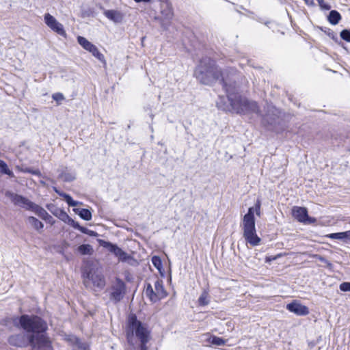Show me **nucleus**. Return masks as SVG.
<instances>
[{"label":"nucleus","mask_w":350,"mask_h":350,"mask_svg":"<svg viewBox=\"0 0 350 350\" xmlns=\"http://www.w3.org/2000/svg\"><path fill=\"white\" fill-rule=\"evenodd\" d=\"M236 75L222 83L226 96H219L216 102L219 109L224 111L234 112L238 114L256 113L260 114V109L256 101L250 100L238 93Z\"/></svg>","instance_id":"nucleus-1"},{"label":"nucleus","mask_w":350,"mask_h":350,"mask_svg":"<svg viewBox=\"0 0 350 350\" xmlns=\"http://www.w3.org/2000/svg\"><path fill=\"white\" fill-rule=\"evenodd\" d=\"M237 75L235 69L227 68L221 70L213 59L210 57H202L194 70V76L200 83L206 85H212L219 81L221 83Z\"/></svg>","instance_id":"nucleus-2"},{"label":"nucleus","mask_w":350,"mask_h":350,"mask_svg":"<svg viewBox=\"0 0 350 350\" xmlns=\"http://www.w3.org/2000/svg\"><path fill=\"white\" fill-rule=\"evenodd\" d=\"M134 337L140 342L139 350H148L147 343L151 338L150 331L148 325L137 319L135 314L129 315L126 327L127 342L132 345Z\"/></svg>","instance_id":"nucleus-3"},{"label":"nucleus","mask_w":350,"mask_h":350,"mask_svg":"<svg viewBox=\"0 0 350 350\" xmlns=\"http://www.w3.org/2000/svg\"><path fill=\"white\" fill-rule=\"evenodd\" d=\"M14 324L15 326L25 330L27 334L43 336L49 342V347L53 348L51 342L46 334L48 329L47 323L41 317L33 314H22L14 319Z\"/></svg>","instance_id":"nucleus-4"},{"label":"nucleus","mask_w":350,"mask_h":350,"mask_svg":"<svg viewBox=\"0 0 350 350\" xmlns=\"http://www.w3.org/2000/svg\"><path fill=\"white\" fill-rule=\"evenodd\" d=\"M261 201L257 199L254 206L250 207L247 213L243 218V236L246 242L252 246L259 245L261 239L258 236L256 230L255 217L260 215Z\"/></svg>","instance_id":"nucleus-5"},{"label":"nucleus","mask_w":350,"mask_h":350,"mask_svg":"<svg viewBox=\"0 0 350 350\" xmlns=\"http://www.w3.org/2000/svg\"><path fill=\"white\" fill-rule=\"evenodd\" d=\"M8 343L16 347H27L30 346L33 350H53L43 336L18 333L10 335L8 338Z\"/></svg>","instance_id":"nucleus-6"},{"label":"nucleus","mask_w":350,"mask_h":350,"mask_svg":"<svg viewBox=\"0 0 350 350\" xmlns=\"http://www.w3.org/2000/svg\"><path fill=\"white\" fill-rule=\"evenodd\" d=\"M83 277L86 287L91 284L98 289H103L105 286V279L103 274L94 268H88L83 271Z\"/></svg>","instance_id":"nucleus-7"},{"label":"nucleus","mask_w":350,"mask_h":350,"mask_svg":"<svg viewBox=\"0 0 350 350\" xmlns=\"http://www.w3.org/2000/svg\"><path fill=\"white\" fill-rule=\"evenodd\" d=\"M126 292L125 282L122 279L116 278L115 282L111 286L109 299L115 304L118 303L123 299Z\"/></svg>","instance_id":"nucleus-8"},{"label":"nucleus","mask_w":350,"mask_h":350,"mask_svg":"<svg viewBox=\"0 0 350 350\" xmlns=\"http://www.w3.org/2000/svg\"><path fill=\"white\" fill-rule=\"evenodd\" d=\"M5 196L10 198L14 206L25 211H31L35 204L34 202L27 198L12 191H7Z\"/></svg>","instance_id":"nucleus-9"},{"label":"nucleus","mask_w":350,"mask_h":350,"mask_svg":"<svg viewBox=\"0 0 350 350\" xmlns=\"http://www.w3.org/2000/svg\"><path fill=\"white\" fill-rule=\"evenodd\" d=\"M292 215L299 222L303 224H314L317 219L308 215V209L306 207L293 206L292 208Z\"/></svg>","instance_id":"nucleus-10"},{"label":"nucleus","mask_w":350,"mask_h":350,"mask_svg":"<svg viewBox=\"0 0 350 350\" xmlns=\"http://www.w3.org/2000/svg\"><path fill=\"white\" fill-rule=\"evenodd\" d=\"M44 20L46 25L54 32L58 35L66 38L67 34L62 23L49 13H46L44 16Z\"/></svg>","instance_id":"nucleus-11"},{"label":"nucleus","mask_w":350,"mask_h":350,"mask_svg":"<svg viewBox=\"0 0 350 350\" xmlns=\"http://www.w3.org/2000/svg\"><path fill=\"white\" fill-rule=\"evenodd\" d=\"M48 210L59 219L65 224L72 227L75 221L72 219L63 209L56 206L53 204H49L46 205Z\"/></svg>","instance_id":"nucleus-12"},{"label":"nucleus","mask_w":350,"mask_h":350,"mask_svg":"<svg viewBox=\"0 0 350 350\" xmlns=\"http://www.w3.org/2000/svg\"><path fill=\"white\" fill-rule=\"evenodd\" d=\"M160 12L163 20L167 21L166 23L165 22H162L161 25L164 29H167L166 26H168L170 24L171 21L174 17V10L172 3L160 5Z\"/></svg>","instance_id":"nucleus-13"},{"label":"nucleus","mask_w":350,"mask_h":350,"mask_svg":"<svg viewBox=\"0 0 350 350\" xmlns=\"http://www.w3.org/2000/svg\"><path fill=\"white\" fill-rule=\"evenodd\" d=\"M286 308L291 312L297 316H306L309 314V309L307 306L301 304L299 301L293 300L288 304Z\"/></svg>","instance_id":"nucleus-14"},{"label":"nucleus","mask_w":350,"mask_h":350,"mask_svg":"<svg viewBox=\"0 0 350 350\" xmlns=\"http://www.w3.org/2000/svg\"><path fill=\"white\" fill-rule=\"evenodd\" d=\"M68 341L72 346V350H90L89 345L81 341L80 338L75 336H68Z\"/></svg>","instance_id":"nucleus-15"},{"label":"nucleus","mask_w":350,"mask_h":350,"mask_svg":"<svg viewBox=\"0 0 350 350\" xmlns=\"http://www.w3.org/2000/svg\"><path fill=\"white\" fill-rule=\"evenodd\" d=\"M105 16L115 23H120L124 18V14L116 10H105L103 12Z\"/></svg>","instance_id":"nucleus-16"},{"label":"nucleus","mask_w":350,"mask_h":350,"mask_svg":"<svg viewBox=\"0 0 350 350\" xmlns=\"http://www.w3.org/2000/svg\"><path fill=\"white\" fill-rule=\"evenodd\" d=\"M53 191L59 196L64 198L66 202L68 204L69 206L75 207L79 204H81V202L79 201L74 200L72 196L66 193L61 191L56 187H53Z\"/></svg>","instance_id":"nucleus-17"},{"label":"nucleus","mask_w":350,"mask_h":350,"mask_svg":"<svg viewBox=\"0 0 350 350\" xmlns=\"http://www.w3.org/2000/svg\"><path fill=\"white\" fill-rule=\"evenodd\" d=\"M154 289L159 301L165 298L167 294L163 286V280L157 279L154 282Z\"/></svg>","instance_id":"nucleus-18"},{"label":"nucleus","mask_w":350,"mask_h":350,"mask_svg":"<svg viewBox=\"0 0 350 350\" xmlns=\"http://www.w3.org/2000/svg\"><path fill=\"white\" fill-rule=\"evenodd\" d=\"M73 211L85 221H90L92 219V212L88 208H74Z\"/></svg>","instance_id":"nucleus-19"},{"label":"nucleus","mask_w":350,"mask_h":350,"mask_svg":"<svg viewBox=\"0 0 350 350\" xmlns=\"http://www.w3.org/2000/svg\"><path fill=\"white\" fill-rule=\"evenodd\" d=\"M145 294L150 301L156 303L159 301L156 292L154 291L152 285L150 283H147L146 284Z\"/></svg>","instance_id":"nucleus-20"},{"label":"nucleus","mask_w":350,"mask_h":350,"mask_svg":"<svg viewBox=\"0 0 350 350\" xmlns=\"http://www.w3.org/2000/svg\"><path fill=\"white\" fill-rule=\"evenodd\" d=\"M270 107L272 111V114L269 115V113H266L265 115H264L262 116V123L263 124L267 123L268 124L271 125L275 122L277 114L275 112L277 111V109L273 106H271Z\"/></svg>","instance_id":"nucleus-21"},{"label":"nucleus","mask_w":350,"mask_h":350,"mask_svg":"<svg viewBox=\"0 0 350 350\" xmlns=\"http://www.w3.org/2000/svg\"><path fill=\"white\" fill-rule=\"evenodd\" d=\"M72 228H74L75 229L79 230L81 232L88 234L90 237H96L98 236V234L96 231H94V230H90L85 227L81 226L77 221L75 222L74 226H72Z\"/></svg>","instance_id":"nucleus-22"},{"label":"nucleus","mask_w":350,"mask_h":350,"mask_svg":"<svg viewBox=\"0 0 350 350\" xmlns=\"http://www.w3.org/2000/svg\"><path fill=\"white\" fill-rule=\"evenodd\" d=\"M58 177L59 178H62L64 182L70 183L76 179V173L75 172L62 170Z\"/></svg>","instance_id":"nucleus-23"},{"label":"nucleus","mask_w":350,"mask_h":350,"mask_svg":"<svg viewBox=\"0 0 350 350\" xmlns=\"http://www.w3.org/2000/svg\"><path fill=\"white\" fill-rule=\"evenodd\" d=\"M31 212L34 213L43 220L45 219L46 217H49L48 212L43 207L36 203L31 210Z\"/></svg>","instance_id":"nucleus-24"},{"label":"nucleus","mask_w":350,"mask_h":350,"mask_svg":"<svg viewBox=\"0 0 350 350\" xmlns=\"http://www.w3.org/2000/svg\"><path fill=\"white\" fill-rule=\"evenodd\" d=\"M113 254L118 258L119 261L121 262H126L131 258L130 255L118 246Z\"/></svg>","instance_id":"nucleus-25"},{"label":"nucleus","mask_w":350,"mask_h":350,"mask_svg":"<svg viewBox=\"0 0 350 350\" xmlns=\"http://www.w3.org/2000/svg\"><path fill=\"white\" fill-rule=\"evenodd\" d=\"M113 254L118 258L119 261L121 262H126L131 258L130 255L118 246Z\"/></svg>","instance_id":"nucleus-26"},{"label":"nucleus","mask_w":350,"mask_h":350,"mask_svg":"<svg viewBox=\"0 0 350 350\" xmlns=\"http://www.w3.org/2000/svg\"><path fill=\"white\" fill-rule=\"evenodd\" d=\"M340 19L341 15L338 11L331 10L329 12V15L327 16V20L332 25H335L338 24Z\"/></svg>","instance_id":"nucleus-27"},{"label":"nucleus","mask_w":350,"mask_h":350,"mask_svg":"<svg viewBox=\"0 0 350 350\" xmlns=\"http://www.w3.org/2000/svg\"><path fill=\"white\" fill-rule=\"evenodd\" d=\"M27 221L36 230H40L44 228L43 223L33 216L28 217Z\"/></svg>","instance_id":"nucleus-28"},{"label":"nucleus","mask_w":350,"mask_h":350,"mask_svg":"<svg viewBox=\"0 0 350 350\" xmlns=\"http://www.w3.org/2000/svg\"><path fill=\"white\" fill-rule=\"evenodd\" d=\"M77 39L78 43L81 46V47L88 51H89V50H91V49L94 45L89 40H88L85 37L79 36H77Z\"/></svg>","instance_id":"nucleus-29"},{"label":"nucleus","mask_w":350,"mask_h":350,"mask_svg":"<svg viewBox=\"0 0 350 350\" xmlns=\"http://www.w3.org/2000/svg\"><path fill=\"white\" fill-rule=\"evenodd\" d=\"M77 250L81 255H90L93 253L92 246L90 244H82Z\"/></svg>","instance_id":"nucleus-30"},{"label":"nucleus","mask_w":350,"mask_h":350,"mask_svg":"<svg viewBox=\"0 0 350 350\" xmlns=\"http://www.w3.org/2000/svg\"><path fill=\"white\" fill-rule=\"evenodd\" d=\"M0 173L6 174L10 177H14V173L9 168L8 165L3 160H0Z\"/></svg>","instance_id":"nucleus-31"},{"label":"nucleus","mask_w":350,"mask_h":350,"mask_svg":"<svg viewBox=\"0 0 350 350\" xmlns=\"http://www.w3.org/2000/svg\"><path fill=\"white\" fill-rule=\"evenodd\" d=\"M198 304L200 306H205L209 304L208 293L206 291H204L198 298Z\"/></svg>","instance_id":"nucleus-32"},{"label":"nucleus","mask_w":350,"mask_h":350,"mask_svg":"<svg viewBox=\"0 0 350 350\" xmlns=\"http://www.w3.org/2000/svg\"><path fill=\"white\" fill-rule=\"evenodd\" d=\"M99 243L103 247L107 249L112 254L118 247L116 244L104 240H99Z\"/></svg>","instance_id":"nucleus-33"},{"label":"nucleus","mask_w":350,"mask_h":350,"mask_svg":"<svg viewBox=\"0 0 350 350\" xmlns=\"http://www.w3.org/2000/svg\"><path fill=\"white\" fill-rule=\"evenodd\" d=\"M88 52L91 53L94 57H95L101 62H105L104 55L99 51L96 46L94 45V46L91 49V50H89Z\"/></svg>","instance_id":"nucleus-34"},{"label":"nucleus","mask_w":350,"mask_h":350,"mask_svg":"<svg viewBox=\"0 0 350 350\" xmlns=\"http://www.w3.org/2000/svg\"><path fill=\"white\" fill-rule=\"evenodd\" d=\"M16 168L20 172H24V173H29V174H33V175H36V176H41V172H40V171L39 170H33L32 168L27 167H19V166H16Z\"/></svg>","instance_id":"nucleus-35"},{"label":"nucleus","mask_w":350,"mask_h":350,"mask_svg":"<svg viewBox=\"0 0 350 350\" xmlns=\"http://www.w3.org/2000/svg\"><path fill=\"white\" fill-rule=\"evenodd\" d=\"M151 261L154 267L161 273L163 269V262L161 258L158 256H153Z\"/></svg>","instance_id":"nucleus-36"},{"label":"nucleus","mask_w":350,"mask_h":350,"mask_svg":"<svg viewBox=\"0 0 350 350\" xmlns=\"http://www.w3.org/2000/svg\"><path fill=\"white\" fill-rule=\"evenodd\" d=\"M210 342L212 345L217 346H221L226 343L225 340L222 338L216 336H213L210 338Z\"/></svg>","instance_id":"nucleus-37"},{"label":"nucleus","mask_w":350,"mask_h":350,"mask_svg":"<svg viewBox=\"0 0 350 350\" xmlns=\"http://www.w3.org/2000/svg\"><path fill=\"white\" fill-rule=\"evenodd\" d=\"M326 237L332 239L345 240L344 232L331 233L327 234Z\"/></svg>","instance_id":"nucleus-38"},{"label":"nucleus","mask_w":350,"mask_h":350,"mask_svg":"<svg viewBox=\"0 0 350 350\" xmlns=\"http://www.w3.org/2000/svg\"><path fill=\"white\" fill-rule=\"evenodd\" d=\"M340 38L346 42H350V30L343 29L340 32Z\"/></svg>","instance_id":"nucleus-39"},{"label":"nucleus","mask_w":350,"mask_h":350,"mask_svg":"<svg viewBox=\"0 0 350 350\" xmlns=\"http://www.w3.org/2000/svg\"><path fill=\"white\" fill-rule=\"evenodd\" d=\"M339 288L342 292H350V282H342L339 286Z\"/></svg>","instance_id":"nucleus-40"},{"label":"nucleus","mask_w":350,"mask_h":350,"mask_svg":"<svg viewBox=\"0 0 350 350\" xmlns=\"http://www.w3.org/2000/svg\"><path fill=\"white\" fill-rule=\"evenodd\" d=\"M282 256H283V255H282V254H281V253H280V254H277V255H275V256H267L265 257V262L266 263H269V264H270V263H271V262H272V261H273V260H275L278 259L279 258L282 257Z\"/></svg>","instance_id":"nucleus-41"},{"label":"nucleus","mask_w":350,"mask_h":350,"mask_svg":"<svg viewBox=\"0 0 350 350\" xmlns=\"http://www.w3.org/2000/svg\"><path fill=\"white\" fill-rule=\"evenodd\" d=\"M52 98L57 101V103H59L65 99V97L62 93L57 92L52 95Z\"/></svg>","instance_id":"nucleus-42"},{"label":"nucleus","mask_w":350,"mask_h":350,"mask_svg":"<svg viewBox=\"0 0 350 350\" xmlns=\"http://www.w3.org/2000/svg\"><path fill=\"white\" fill-rule=\"evenodd\" d=\"M319 3V5L320 6V8H321V10H329L330 8H331V6L325 3L324 0H317Z\"/></svg>","instance_id":"nucleus-43"},{"label":"nucleus","mask_w":350,"mask_h":350,"mask_svg":"<svg viewBox=\"0 0 350 350\" xmlns=\"http://www.w3.org/2000/svg\"><path fill=\"white\" fill-rule=\"evenodd\" d=\"M315 258L317 260H319L320 262H323V263H326L327 261V260L324 256H321V255H316Z\"/></svg>","instance_id":"nucleus-44"},{"label":"nucleus","mask_w":350,"mask_h":350,"mask_svg":"<svg viewBox=\"0 0 350 350\" xmlns=\"http://www.w3.org/2000/svg\"><path fill=\"white\" fill-rule=\"evenodd\" d=\"M44 220L51 224H53L55 223V220L53 219V217L49 214V217H46Z\"/></svg>","instance_id":"nucleus-45"},{"label":"nucleus","mask_w":350,"mask_h":350,"mask_svg":"<svg viewBox=\"0 0 350 350\" xmlns=\"http://www.w3.org/2000/svg\"><path fill=\"white\" fill-rule=\"evenodd\" d=\"M344 235H345V240L348 239L350 241V230L345 231Z\"/></svg>","instance_id":"nucleus-46"},{"label":"nucleus","mask_w":350,"mask_h":350,"mask_svg":"<svg viewBox=\"0 0 350 350\" xmlns=\"http://www.w3.org/2000/svg\"><path fill=\"white\" fill-rule=\"evenodd\" d=\"M308 5H314V0H304Z\"/></svg>","instance_id":"nucleus-47"},{"label":"nucleus","mask_w":350,"mask_h":350,"mask_svg":"<svg viewBox=\"0 0 350 350\" xmlns=\"http://www.w3.org/2000/svg\"><path fill=\"white\" fill-rule=\"evenodd\" d=\"M133 1H135L136 3H141V2L150 3L151 1V0H133Z\"/></svg>","instance_id":"nucleus-48"},{"label":"nucleus","mask_w":350,"mask_h":350,"mask_svg":"<svg viewBox=\"0 0 350 350\" xmlns=\"http://www.w3.org/2000/svg\"><path fill=\"white\" fill-rule=\"evenodd\" d=\"M159 1L160 2V5L171 3L170 0H159Z\"/></svg>","instance_id":"nucleus-49"},{"label":"nucleus","mask_w":350,"mask_h":350,"mask_svg":"<svg viewBox=\"0 0 350 350\" xmlns=\"http://www.w3.org/2000/svg\"><path fill=\"white\" fill-rule=\"evenodd\" d=\"M325 264L327 268H329V269H332L333 265L329 260H327Z\"/></svg>","instance_id":"nucleus-50"},{"label":"nucleus","mask_w":350,"mask_h":350,"mask_svg":"<svg viewBox=\"0 0 350 350\" xmlns=\"http://www.w3.org/2000/svg\"><path fill=\"white\" fill-rule=\"evenodd\" d=\"M90 13H91V11L88 10V11L83 12V16H90Z\"/></svg>","instance_id":"nucleus-51"},{"label":"nucleus","mask_w":350,"mask_h":350,"mask_svg":"<svg viewBox=\"0 0 350 350\" xmlns=\"http://www.w3.org/2000/svg\"><path fill=\"white\" fill-rule=\"evenodd\" d=\"M40 183H41L42 185H45V183H44V181H42V180H41V181H40Z\"/></svg>","instance_id":"nucleus-52"},{"label":"nucleus","mask_w":350,"mask_h":350,"mask_svg":"<svg viewBox=\"0 0 350 350\" xmlns=\"http://www.w3.org/2000/svg\"><path fill=\"white\" fill-rule=\"evenodd\" d=\"M246 11H247V13H249V14H253V12H250V11H249V10H246Z\"/></svg>","instance_id":"nucleus-53"},{"label":"nucleus","mask_w":350,"mask_h":350,"mask_svg":"<svg viewBox=\"0 0 350 350\" xmlns=\"http://www.w3.org/2000/svg\"><path fill=\"white\" fill-rule=\"evenodd\" d=\"M269 22H265V25H268V24H269Z\"/></svg>","instance_id":"nucleus-54"},{"label":"nucleus","mask_w":350,"mask_h":350,"mask_svg":"<svg viewBox=\"0 0 350 350\" xmlns=\"http://www.w3.org/2000/svg\"><path fill=\"white\" fill-rule=\"evenodd\" d=\"M150 117H151V118L152 119V118H153V117H154V115H153V114H151V115H150Z\"/></svg>","instance_id":"nucleus-55"},{"label":"nucleus","mask_w":350,"mask_h":350,"mask_svg":"<svg viewBox=\"0 0 350 350\" xmlns=\"http://www.w3.org/2000/svg\"><path fill=\"white\" fill-rule=\"evenodd\" d=\"M237 12H239V14H242V13L240 11H239V10H237Z\"/></svg>","instance_id":"nucleus-56"},{"label":"nucleus","mask_w":350,"mask_h":350,"mask_svg":"<svg viewBox=\"0 0 350 350\" xmlns=\"http://www.w3.org/2000/svg\"><path fill=\"white\" fill-rule=\"evenodd\" d=\"M240 8L243 10H245L243 6H240Z\"/></svg>","instance_id":"nucleus-57"}]
</instances>
